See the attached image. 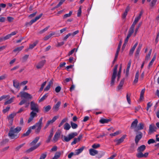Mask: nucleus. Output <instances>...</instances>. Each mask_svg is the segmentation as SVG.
<instances>
[{
	"label": "nucleus",
	"instance_id": "1",
	"mask_svg": "<svg viewBox=\"0 0 159 159\" xmlns=\"http://www.w3.org/2000/svg\"><path fill=\"white\" fill-rule=\"evenodd\" d=\"M30 109L32 111L30 113V117L28 120V123H30L34 118L37 116V113L39 112V106L38 105L33 101L30 103Z\"/></svg>",
	"mask_w": 159,
	"mask_h": 159
},
{
	"label": "nucleus",
	"instance_id": "2",
	"mask_svg": "<svg viewBox=\"0 0 159 159\" xmlns=\"http://www.w3.org/2000/svg\"><path fill=\"white\" fill-rule=\"evenodd\" d=\"M21 130V128L17 127L15 128L12 127L11 128L8 136L11 139H16L18 137V133Z\"/></svg>",
	"mask_w": 159,
	"mask_h": 159
},
{
	"label": "nucleus",
	"instance_id": "3",
	"mask_svg": "<svg viewBox=\"0 0 159 159\" xmlns=\"http://www.w3.org/2000/svg\"><path fill=\"white\" fill-rule=\"evenodd\" d=\"M39 139V137H36L35 139L30 143V145L32 146L30 148L26 151V152L29 153L37 148L41 144L40 143L36 144Z\"/></svg>",
	"mask_w": 159,
	"mask_h": 159
},
{
	"label": "nucleus",
	"instance_id": "4",
	"mask_svg": "<svg viewBox=\"0 0 159 159\" xmlns=\"http://www.w3.org/2000/svg\"><path fill=\"white\" fill-rule=\"evenodd\" d=\"M77 135V133L76 132L69 134L67 136H64V139H62V140L63 141L68 142Z\"/></svg>",
	"mask_w": 159,
	"mask_h": 159
},
{
	"label": "nucleus",
	"instance_id": "5",
	"mask_svg": "<svg viewBox=\"0 0 159 159\" xmlns=\"http://www.w3.org/2000/svg\"><path fill=\"white\" fill-rule=\"evenodd\" d=\"M118 65H116L113 70V73L112 75L111 82V85L113 86L115 82V79L117 75V70Z\"/></svg>",
	"mask_w": 159,
	"mask_h": 159
},
{
	"label": "nucleus",
	"instance_id": "6",
	"mask_svg": "<svg viewBox=\"0 0 159 159\" xmlns=\"http://www.w3.org/2000/svg\"><path fill=\"white\" fill-rule=\"evenodd\" d=\"M20 97L21 98H24L25 99H31L32 98V96L30 94L24 91H21L19 93Z\"/></svg>",
	"mask_w": 159,
	"mask_h": 159
},
{
	"label": "nucleus",
	"instance_id": "7",
	"mask_svg": "<svg viewBox=\"0 0 159 159\" xmlns=\"http://www.w3.org/2000/svg\"><path fill=\"white\" fill-rule=\"evenodd\" d=\"M157 128L155 126L154 124L150 125L149 126L148 133L151 134L154 132L156 131Z\"/></svg>",
	"mask_w": 159,
	"mask_h": 159
},
{
	"label": "nucleus",
	"instance_id": "8",
	"mask_svg": "<svg viewBox=\"0 0 159 159\" xmlns=\"http://www.w3.org/2000/svg\"><path fill=\"white\" fill-rule=\"evenodd\" d=\"M13 85L14 88L18 90H19L20 88V84L18 81L16 80H13Z\"/></svg>",
	"mask_w": 159,
	"mask_h": 159
},
{
	"label": "nucleus",
	"instance_id": "9",
	"mask_svg": "<svg viewBox=\"0 0 159 159\" xmlns=\"http://www.w3.org/2000/svg\"><path fill=\"white\" fill-rule=\"evenodd\" d=\"M61 102L60 101H58L56 104L54 105L52 107V110L53 111L57 112L58 110L59 107L61 105Z\"/></svg>",
	"mask_w": 159,
	"mask_h": 159
},
{
	"label": "nucleus",
	"instance_id": "10",
	"mask_svg": "<svg viewBox=\"0 0 159 159\" xmlns=\"http://www.w3.org/2000/svg\"><path fill=\"white\" fill-rule=\"evenodd\" d=\"M126 136V135H124L119 139H115L114 141L116 143V144L118 145L124 141Z\"/></svg>",
	"mask_w": 159,
	"mask_h": 159
},
{
	"label": "nucleus",
	"instance_id": "11",
	"mask_svg": "<svg viewBox=\"0 0 159 159\" xmlns=\"http://www.w3.org/2000/svg\"><path fill=\"white\" fill-rule=\"evenodd\" d=\"M60 134L61 133L60 132H56L52 141L55 142H57L60 136Z\"/></svg>",
	"mask_w": 159,
	"mask_h": 159
},
{
	"label": "nucleus",
	"instance_id": "12",
	"mask_svg": "<svg viewBox=\"0 0 159 159\" xmlns=\"http://www.w3.org/2000/svg\"><path fill=\"white\" fill-rule=\"evenodd\" d=\"M16 113L15 112L12 113L7 116L8 119L9 121L12 122L13 121L14 117L16 116Z\"/></svg>",
	"mask_w": 159,
	"mask_h": 159
},
{
	"label": "nucleus",
	"instance_id": "13",
	"mask_svg": "<svg viewBox=\"0 0 159 159\" xmlns=\"http://www.w3.org/2000/svg\"><path fill=\"white\" fill-rule=\"evenodd\" d=\"M142 136V134L141 132H140L139 134L137 135L135 138V141L136 144H137L139 140L141 139Z\"/></svg>",
	"mask_w": 159,
	"mask_h": 159
},
{
	"label": "nucleus",
	"instance_id": "14",
	"mask_svg": "<svg viewBox=\"0 0 159 159\" xmlns=\"http://www.w3.org/2000/svg\"><path fill=\"white\" fill-rule=\"evenodd\" d=\"M43 119V117H41L39 120V121L35 125L37 128L41 129L42 125V121Z\"/></svg>",
	"mask_w": 159,
	"mask_h": 159
},
{
	"label": "nucleus",
	"instance_id": "15",
	"mask_svg": "<svg viewBox=\"0 0 159 159\" xmlns=\"http://www.w3.org/2000/svg\"><path fill=\"white\" fill-rule=\"evenodd\" d=\"M125 79H122L120 81L119 84L117 86V90L119 91L122 89V87L123 85Z\"/></svg>",
	"mask_w": 159,
	"mask_h": 159
},
{
	"label": "nucleus",
	"instance_id": "16",
	"mask_svg": "<svg viewBox=\"0 0 159 159\" xmlns=\"http://www.w3.org/2000/svg\"><path fill=\"white\" fill-rule=\"evenodd\" d=\"M144 126V125L142 123H140L139 124L138 126L135 128V131H137L138 130H142L143 129Z\"/></svg>",
	"mask_w": 159,
	"mask_h": 159
},
{
	"label": "nucleus",
	"instance_id": "17",
	"mask_svg": "<svg viewBox=\"0 0 159 159\" xmlns=\"http://www.w3.org/2000/svg\"><path fill=\"white\" fill-rule=\"evenodd\" d=\"M42 15H43V14L41 13L39 16H36L34 19H32V20H31L30 21V24H32L33 23H34L36 22L37 20H38L39 19H40L41 17V16H42Z\"/></svg>",
	"mask_w": 159,
	"mask_h": 159
},
{
	"label": "nucleus",
	"instance_id": "18",
	"mask_svg": "<svg viewBox=\"0 0 159 159\" xmlns=\"http://www.w3.org/2000/svg\"><path fill=\"white\" fill-rule=\"evenodd\" d=\"M45 60H44L40 61L36 66V67L38 69H39L42 68L45 62Z\"/></svg>",
	"mask_w": 159,
	"mask_h": 159
},
{
	"label": "nucleus",
	"instance_id": "19",
	"mask_svg": "<svg viewBox=\"0 0 159 159\" xmlns=\"http://www.w3.org/2000/svg\"><path fill=\"white\" fill-rule=\"evenodd\" d=\"M138 123V121L137 119H135L134 121H133L130 127L131 128H136V126Z\"/></svg>",
	"mask_w": 159,
	"mask_h": 159
},
{
	"label": "nucleus",
	"instance_id": "20",
	"mask_svg": "<svg viewBox=\"0 0 159 159\" xmlns=\"http://www.w3.org/2000/svg\"><path fill=\"white\" fill-rule=\"evenodd\" d=\"M89 153L91 156H94L98 153V151L93 149L91 148L89 150Z\"/></svg>",
	"mask_w": 159,
	"mask_h": 159
},
{
	"label": "nucleus",
	"instance_id": "21",
	"mask_svg": "<svg viewBox=\"0 0 159 159\" xmlns=\"http://www.w3.org/2000/svg\"><path fill=\"white\" fill-rule=\"evenodd\" d=\"M38 42V41H36L33 44H30V45L29 48L27 49H26V51H28V50L30 49H33L37 44Z\"/></svg>",
	"mask_w": 159,
	"mask_h": 159
},
{
	"label": "nucleus",
	"instance_id": "22",
	"mask_svg": "<svg viewBox=\"0 0 159 159\" xmlns=\"http://www.w3.org/2000/svg\"><path fill=\"white\" fill-rule=\"evenodd\" d=\"M146 148V146L145 145H143L139 147L137 151L138 152H142L144 151Z\"/></svg>",
	"mask_w": 159,
	"mask_h": 159
},
{
	"label": "nucleus",
	"instance_id": "23",
	"mask_svg": "<svg viewBox=\"0 0 159 159\" xmlns=\"http://www.w3.org/2000/svg\"><path fill=\"white\" fill-rule=\"evenodd\" d=\"M84 149V147H83L81 148H79L78 149H77L75 151V155H78L80 153H81L83 151V150Z\"/></svg>",
	"mask_w": 159,
	"mask_h": 159
},
{
	"label": "nucleus",
	"instance_id": "24",
	"mask_svg": "<svg viewBox=\"0 0 159 159\" xmlns=\"http://www.w3.org/2000/svg\"><path fill=\"white\" fill-rule=\"evenodd\" d=\"M15 98L14 97H13L12 98H10L7 101L4 102V105H6L8 104H10L12 102L13 100H14Z\"/></svg>",
	"mask_w": 159,
	"mask_h": 159
},
{
	"label": "nucleus",
	"instance_id": "25",
	"mask_svg": "<svg viewBox=\"0 0 159 159\" xmlns=\"http://www.w3.org/2000/svg\"><path fill=\"white\" fill-rule=\"evenodd\" d=\"M110 119L102 118L100 120V122L102 124L107 123L110 121Z\"/></svg>",
	"mask_w": 159,
	"mask_h": 159
},
{
	"label": "nucleus",
	"instance_id": "26",
	"mask_svg": "<svg viewBox=\"0 0 159 159\" xmlns=\"http://www.w3.org/2000/svg\"><path fill=\"white\" fill-rule=\"evenodd\" d=\"M70 127V125L68 123H66L64 125V129L66 130H69Z\"/></svg>",
	"mask_w": 159,
	"mask_h": 159
},
{
	"label": "nucleus",
	"instance_id": "27",
	"mask_svg": "<svg viewBox=\"0 0 159 159\" xmlns=\"http://www.w3.org/2000/svg\"><path fill=\"white\" fill-rule=\"evenodd\" d=\"M139 72L138 71H137L136 73L135 79L134 80V82L136 83H137L139 79Z\"/></svg>",
	"mask_w": 159,
	"mask_h": 159
},
{
	"label": "nucleus",
	"instance_id": "28",
	"mask_svg": "<svg viewBox=\"0 0 159 159\" xmlns=\"http://www.w3.org/2000/svg\"><path fill=\"white\" fill-rule=\"evenodd\" d=\"M54 33H52L50 34L49 35L45 36L43 38L44 40L46 41L49 39L52 36L54 35Z\"/></svg>",
	"mask_w": 159,
	"mask_h": 159
},
{
	"label": "nucleus",
	"instance_id": "29",
	"mask_svg": "<svg viewBox=\"0 0 159 159\" xmlns=\"http://www.w3.org/2000/svg\"><path fill=\"white\" fill-rule=\"evenodd\" d=\"M143 14L142 11L140 12L138 16H136L134 20L137 22L139 21L140 19L141 18V16Z\"/></svg>",
	"mask_w": 159,
	"mask_h": 159
},
{
	"label": "nucleus",
	"instance_id": "30",
	"mask_svg": "<svg viewBox=\"0 0 159 159\" xmlns=\"http://www.w3.org/2000/svg\"><path fill=\"white\" fill-rule=\"evenodd\" d=\"M142 47V45L141 44H139L136 52V55H138L139 54Z\"/></svg>",
	"mask_w": 159,
	"mask_h": 159
},
{
	"label": "nucleus",
	"instance_id": "31",
	"mask_svg": "<svg viewBox=\"0 0 159 159\" xmlns=\"http://www.w3.org/2000/svg\"><path fill=\"white\" fill-rule=\"evenodd\" d=\"M156 56H154L152 59L151 61L149 62L148 65V67H150L152 65L154 61H155L156 59Z\"/></svg>",
	"mask_w": 159,
	"mask_h": 159
},
{
	"label": "nucleus",
	"instance_id": "32",
	"mask_svg": "<svg viewBox=\"0 0 159 159\" xmlns=\"http://www.w3.org/2000/svg\"><path fill=\"white\" fill-rule=\"evenodd\" d=\"M61 153L60 152H57L54 157H53V159H58L61 156Z\"/></svg>",
	"mask_w": 159,
	"mask_h": 159
},
{
	"label": "nucleus",
	"instance_id": "33",
	"mask_svg": "<svg viewBox=\"0 0 159 159\" xmlns=\"http://www.w3.org/2000/svg\"><path fill=\"white\" fill-rule=\"evenodd\" d=\"M51 106L49 105H48L47 106L44 107V111L45 112H48L51 109Z\"/></svg>",
	"mask_w": 159,
	"mask_h": 159
},
{
	"label": "nucleus",
	"instance_id": "34",
	"mask_svg": "<svg viewBox=\"0 0 159 159\" xmlns=\"http://www.w3.org/2000/svg\"><path fill=\"white\" fill-rule=\"evenodd\" d=\"M23 46H21L20 47H17L15 49L13 50V52H19L21 51L24 48Z\"/></svg>",
	"mask_w": 159,
	"mask_h": 159
},
{
	"label": "nucleus",
	"instance_id": "35",
	"mask_svg": "<svg viewBox=\"0 0 159 159\" xmlns=\"http://www.w3.org/2000/svg\"><path fill=\"white\" fill-rule=\"evenodd\" d=\"M131 61H129L128 63V65H127V67L126 68V73L127 74L128 73L131 64Z\"/></svg>",
	"mask_w": 159,
	"mask_h": 159
},
{
	"label": "nucleus",
	"instance_id": "36",
	"mask_svg": "<svg viewBox=\"0 0 159 159\" xmlns=\"http://www.w3.org/2000/svg\"><path fill=\"white\" fill-rule=\"evenodd\" d=\"M31 132V129H29L24 134L22 135V137H25L28 136Z\"/></svg>",
	"mask_w": 159,
	"mask_h": 159
},
{
	"label": "nucleus",
	"instance_id": "37",
	"mask_svg": "<svg viewBox=\"0 0 159 159\" xmlns=\"http://www.w3.org/2000/svg\"><path fill=\"white\" fill-rule=\"evenodd\" d=\"M72 12L71 11H70L69 13L68 14H65L63 17L64 19L68 17H70L71 14H72Z\"/></svg>",
	"mask_w": 159,
	"mask_h": 159
},
{
	"label": "nucleus",
	"instance_id": "38",
	"mask_svg": "<svg viewBox=\"0 0 159 159\" xmlns=\"http://www.w3.org/2000/svg\"><path fill=\"white\" fill-rule=\"evenodd\" d=\"M70 124L72 128L73 129H75L77 128L78 125L77 124L73 122H70Z\"/></svg>",
	"mask_w": 159,
	"mask_h": 159
},
{
	"label": "nucleus",
	"instance_id": "39",
	"mask_svg": "<svg viewBox=\"0 0 159 159\" xmlns=\"http://www.w3.org/2000/svg\"><path fill=\"white\" fill-rule=\"evenodd\" d=\"M67 120V119L66 118H65L63 119L58 125V127H61L63 125V124Z\"/></svg>",
	"mask_w": 159,
	"mask_h": 159
},
{
	"label": "nucleus",
	"instance_id": "40",
	"mask_svg": "<svg viewBox=\"0 0 159 159\" xmlns=\"http://www.w3.org/2000/svg\"><path fill=\"white\" fill-rule=\"evenodd\" d=\"M47 155V152H45L43 153H42L39 158V159H45V158L46 157Z\"/></svg>",
	"mask_w": 159,
	"mask_h": 159
},
{
	"label": "nucleus",
	"instance_id": "41",
	"mask_svg": "<svg viewBox=\"0 0 159 159\" xmlns=\"http://www.w3.org/2000/svg\"><path fill=\"white\" fill-rule=\"evenodd\" d=\"M120 133H121L120 131L119 130V131H116V132L114 133L111 134H110V135L111 136H115L118 135Z\"/></svg>",
	"mask_w": 159,
	"mask_h": 159
},
{
	"label": "nucleus",
	"instance_id": "42",
	"mask_svg": "<svg viewBox=\"0 0 159 159\" xmlns=\"http://www.w3.org/2000/svg\"><path fill=\"white\" fill-rule=\"evenodd\" d=\"M49 27H50V26H48L46 27V28H45L43 29L40 30L39 32V34H42L44 32H45L46 31L48 30V29L49 28Z\"/></svg>",
	"mask_w": 159,
	"mask_h": 159
},
{
	"label": "nucleus",
	"instance_id": "43",
	"mask_svg": "<svg viewBox=\"0 0 159 159\" xmlns=\"http://www.w3.org/2000/svg\"><path fill=\"white\" fill-rule=\"evenodd\" d=\"M152 52V49H151L149 52L148 54H147L146 56V58H145V59L146 60H148L149 59L150 57V55L151 54Z\"/></svg>",
	"mask_w": 159,
	"mask_h": 159
},
{
	"label": "nucleus",
	"instance_id": "44",
	"mask_svg": "<svg viewBox=\"0 0 159 159\" xmlns=\"http://www.w3.org/2000/svg\"><path fill=\"white\" fill-rule=\"evenodd\" d=\"M47 83V82L46 81L44 82L41 85V87L39 89V91L41 92L42 91L43 89L44 88V86Z\"/></svg>",
	"mask_w": 159,
	"mask_h": 159
},
{
	"label": "nucleus",
	"instance_id": "45",
	"mask_svg": "<svg viewBox=\"0 0 159 159\" xmlns=\"http://www.w3.org/2000/svg\"><path fill=\"white\" fill-rule=\"evenodd\" d=\"M131 94H130L129 95L128 94L126 95V99L128 103L130 104H131V100L130 99V96Z\"/></svg>",
	"mask_w": 159,
	"mask_h": 159
},
{
	"label": "nucleus",
	"instance_id": "46",
	"mask_svg": "<svg viewBox=\"0 0 159 159\" xmlns=\"http://www.w3.org/2000/svg\"><path fill=\"white\" fill-rule=\"evenodd\" d=\"M48 96L47 94L44 95L39 101V102H41L44 100Z\"/></svg>",
	"mask_w": 159,
	"mask_h": 159
},
{
	"label": "nucleus",
	"instance_id": "47",
	"mask_svg": "<svg viewBox=\"0 0 159 159\" xmlns=\"http://www.w3.org/2000/svg\"><path fill=\"white\" fill-rule=\"evenodd\" d=\"M7 77V75L5 74H3L0 76V80L5 79Z\"/></svg>",
	"mask_w": 159,
	"mask_h": 159
},
{
	"label": "nucleus",
	"instance_id": "48",
	"mask_svg": "<svg viewBox=\"0 0 159 159\" xmlns=\"http://www.w3.org/2000/svg\"><path fill=\"white\" fill-rule=\"evenodd\" d=\"M28 57L29 55H25L24 56H23L22 58L23 61H25L28 58Z\"/></svg>",
	"mask_w": 159,
	"mask_h": 159
},
{
	"label": "nucleus",
	"instance_id": "49",
	"mask_svg": "<svg viewBox=\"0 0 159 159\" xmlns=\"http://www.w3.org/2000/svg\"><path fill=\"white\" fill-rule=\"evenodd\" d=\"M11 37V35H10V34H7V35H6L5 36L3 37H2L3 40H6L8 39L9 38H10Z\"/></svg>",
	"mask_w": 159,
	"mask_h": 159
},
{
	"label": "nucleus",
	"instance_id": "50",
	"mask_svg": "<svg viewBox=\"0 0 159 159\" xmlns=\"http://www.w3.org/2000/svg\"><path fill=\"white\" fill-rule=\"evenodd\" d=\"M137 156L138 158H141L143 157V154L141 152H139V153L137 154Z\"/></svg>",
	"mask_w": 159,
	"mask_h": 159
},
{
	"label": "nucleus",
	"instance_id": "51",
	"mask_svg": "<svg viewBox=\"0 0 159 159\" xmlns=\"http://www.w3.org/2000/svg\"><path fill=\"white\" fill-rule=\"evenodd\" d=\"M53 122H54L52 120L48 121L46 125L45 128H46L48 126V125H49L53 123Z\"/></svg>",
	"mask_w": 159,
	"mask_h": 159
},
{
	"label": "nucleus",
	"instance_id": "52",
	"mask_svg": "<svg viewBox=\"0 0 159 159\" xmlns=\"http://www.w3.org/2000/svg\"><path fill=\"white\" fill-rule=\"evenodd\" d=\"M10 109V107H7L6 108L3 109L2 110V112L3 113H5L7 112Z\"/></svg>",
	"mask_w": 159,
	"mask_h": 159
},
{
	"label": "nucleus",
	"instance_id": "53",
	"mask_svg": "<svg viewBox=\"0 0 159 159\" xmlns=\"http://www.w3.org/2000/svg\"><path fill=\"white\" fill-rule=\"evenodd\" d=\"M6 20V18L0 16V22H4Z\"/></svg>",
	"mask_w": 159,
	"mask_h": 159
},
{
	"label": "nucleus",
	"instance_id": "54",
	"mask_svg": "<svg viewBox=\"0 0 159 159\" xmlns=\"http://www.w3.org/2000/svg\"><path fill=\"white\" fill-rule=\"evenodd\" d=\"M61 89V88L60 86H58L56 87L55 89V91L56 92L58 93L60 92Z\"/></svg>",
	"mask_w": 159,
	"mask_h": 159
},
{
	"label": "nucleus",
	"instance_id": "55",
	"mask_svg": "<svg viewBox=\"0 0 159 159\" xmlns=\"http://www.w3.org/2000/svg\"><path fill=\"white\" fill-rule=\"evenodd\" d=\"M52 136H53L52 135L49 134V136H48V138L47 140L46 141V143H49L50 142Z\"/></svg>",
	"mask_w": 159,
	"mask_h": 159
},
{
	"label": "nucleus",
	"instance_id": "56",
	"mask_svg": "<svg viewBox=\"0 0 159 159\" xmlns=\"http://www.w3.org/2000/svg\"><path fill=\"white\" fill-rule=\"evenodd\" d=\"M79 141L77 138H75L74 139L73 141L71 142V145H73L75 144L76 143L78 142Z\"/></svg>",
	"mask_w": 159,
	"mask_h": 159
},
{
	"label": "nucleus",
	"instance_id": "57",
	"mask_svg": "<svg viewBox=\"0 0 159 159\" xmlns=\"http://www.w3.org/2000/svg\"><path fill=\"white\" fill-rule=\"evenodd\" d=\"M26 102V100L25 99H23L20 102L19 105H22L23 104H25Z\"/></svg>",
	"mask_w": 159,
	"mask_h": 159
},
{
	"label": "nucleus",
	"instance_id": "58",
	"mask_svg": "<svg viewBox=\"0 0 159 159\" xmlns=\"http://www.w3.org/2000/svg\"><path fill=\"white\" fill-rule=\"evenodd\" d=\"M100 146L99 144H94L92 146V147L94 148H97Z\"/></svg>",
	"mask_w": 159,
	"mask_h": 159
},
{
	"label": "nucleus",
	"instance_id": "59",
	"mask_svg": "<svg viewBox=\"0 0 159 159\" xmlns=\"http://www.w3.org/2000/svg\"><path fill=\"white\" fill-rule=\"evenodd\" d=\"M64 2L63 1L60 0L59 3L57 5V6L54 7V8L55 9L58 8V7H60L61 5Z\"/></svg>",
	"mask_w": 159,
	"mask_h": 159
},
{
	"label": "nucleus",
	"instance_id": "60",
	"mask_svg": "<svg viewBox=\"0 0 159 159\" xmlns=\"http://www.w3.org/2000/svg\"><path fill=\"white\" fill-rule=\"evenodd\" d=\"M152 105V104L150 102H148L147 105V110L148 111L149 108H150Z\"/></svg>",
	"mask_w": 159,
	"mask_h": 159
},
{
	"label": "nucleus",
	"instance_id": "61",
	"mask_svg": "<svg viewBox=\"0 0 159 159\" xmlns=\"http://www.w3.org/2000/svg\"><path fill=\"white\" fill-rule=\"evenodd\" d=\"M81 13V6H80L79 9L78 10V13H77L78 16L79 17L80 16Z\"/></svg>",
	"mask_w": 159,
	"mask_h": 159
},
{
	"label": "nucleus",
	"instance_id": "62",
	"mask_svg": "<svg viewBox=\"0 0 159 159\" xmlns=\"http://www.w3.org/2000/svg\"><path fill=\"white\" fill-rule=\"evenodd\" d=\"M14 18L10 16H8L7 17V20L9 22H12V21L14 20Z\"/></svg>",
	"mask_w": 159,
	"mask_h": 159
},
{
	"label": "nucleus",
	"instance_id": "63",
	"mask_svg": "<svg viewBox=\"0 0 159 159\" xmlns=\"http://www.w3.org/2000/svg\"><path fill=\"white\" fill-rule=\"evenodd\" d=\"M71 36V33H69L68 34H67L63 38V40H66V39L68 38Z\"/></svg>",
	"mask_w": 159,
	"mask_h": 159
},
{
	"label": "nucleus",
	"instance_id": "64",
	"mask_svg": "<svg viewBox=\"0 0 159 159\" xmlns=\"http://www.w3.org/2000/svg\"><path fill=\"white\" fill-rule=\"evenodd\" d=\"M155 142V141L152 139H151L149 140L148 142V144H150L152 143H153Z\"/></svg>",
	"mask_w": 159,
	"mask_h": 159
}]
</instances>
